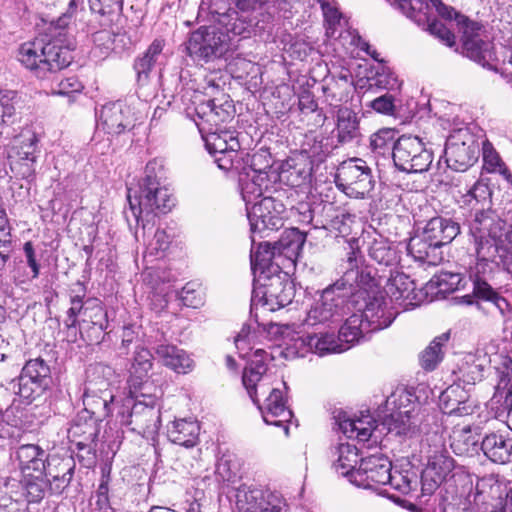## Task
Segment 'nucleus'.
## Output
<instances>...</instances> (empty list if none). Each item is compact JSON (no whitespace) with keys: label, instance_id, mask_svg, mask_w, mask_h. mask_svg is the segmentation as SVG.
Masks as SVG:
<instances>
[{"label":"nucleus","instance_id":"6e6d98bb","mask_svg":"<svg viewBox=\"0 0 512 512\" xmlns=\"http://www.w3.org/2000/svg\"><path fill=\"white\" fill-rule=\"evenodd\" d=\"M272 167L271 157L265 151L258 152L247 158L245 166H239L237 171L255 173L268 177V171Z\"/></svg>","mask_w":512,"mask_h":512},{"label":"nucleus","instance_id":"5701e85b","mask_svg":"<svg viewBox=\"0 0 512 512\" xmlns=\"http://www.w3.org/2000/svg\"><path fill=\"white\" fill-rule=\"evenodd\" d=\"M236 506L239 512H285V500L276 492L242 485L237 489Z\"/></svg>","mask_w":512,"mask_h":512},{"label":"nucleus","instance_id":"72a5a7b5","mask_svg":"<svg viewBox=\"0 0 512 512\" xmlns=\"http://www.w3.org/2000/svg\"><path fill=\"white\" fill-rule=\"evenodd\" d=\"M407 250L416 261L429 265H437L443 260L442 248L422 232L410 238Z\"/></svg>","mask_w":512,"mask_h":512},{"label":"nucleus","instance_id":"338daca9","mask_svg":"<svg viewBox=\"0 0 512 512\" xmlns=\"http://www.w3.org/2000/svg\"><path fill=\"white\" fill-rule=\"evenodd\" d=\"M393 7L400 10L409 18H416L417 11L421 9L422 3L420 0H386Z\"/></svg>","mask_w":512,"mask_h":512},{"label":"nucleus","instance_id":"f3484780","mask_svg":"<svg viewBox=\"0 0 512 512\" xmlns=\"http://www.w3.org/2000/svg\"><path fill=\"white\" fill-rule=\"evenodd\" d=\"M392 158L395 167L405 173H423L433 162V152L418 136L402 135L394 144Z\"/></svg>","mask_w":512,"mask_h":512},{"label":"nucleus","instance_id":"c03bdc74","mask_svg":"<svg viewBox=\"0 0 512 512\" xmlns=\"http://www.w3.org/2000/svg\"><path fill=\"white\" fill-rule=\"evenodd\" d=\"M93 324L96 325V330L101 333V329L109 328L108 313L102 306V303L97 298H89L86 300V306L84 307V317L80 325V334L83 336V329L85 325Z\"/></svg>","mask_w":512,"mask_h":512},{"label":"nucleus","instance_id":"de8ad7c7","mask_svg":"<svg viewBox=\"0 0 512 512\" xmlns=\"http://www.w3.org/2000/svg\"><path fill=\"white\" fill-rule=\"evenodd\" d=\"M310 336L312 334L301 335L300 332L296 331L294 328V335L288 336L283 345L285 346L284 351L282 352L286 358H298L305 357L307 353H313V344L310 341Z\"/></svg>","mask_w":512,"mask_h":512},{"label":"nucleus","instance_id":"4468645a","mask_svg":"<svg viewBox=\"0 0 512 512\" xmlns=\"http://www.w3.org/2000/svg\"><path fill=\"white\" fill-rule=\"evenodd\" d=\"M13 389L21 403L30 405L43 397L50 387L49 365L40 357L28 360L20 375L13 381Z\"/></svg>","mask_w":512,"mask_h":512},{"label":"nucleus","instance_id":"20e7f679","mask_svg":"<svg viewBox=\"0 0 512 512\" xmlns=\"http://www.w3.org/2000/svg\"><path fill=\"white\" fill-rule=\"evenodd\" d=\"M448 493L451 500L447 504L439 502L440 512H492L500 510L507 482L498 475L490 474L481 478L466 471H457L453 475Z\"/></svg>","mask_w":512,"mask_h":512},{"label":"nucleus","instance_id":"f257e3e1","mask_svg":"<svg viewBox=\"0 0 512 512\" xmlns=\"http://www.w3.org/2000/svg\"><path fill=\"white\" fill-rule=\"evenodd\" d=\"M173 100L195 122L217 166L224 171L238 170L240 143L233 132L220 129L234 113L228 96L222 93L221 97L211 98L192 87H183Z\"/></svg>","mask_w":512,"mask_h":512},{"label":"nucleus","instance_id":"0eeeda50","mask_svg":"<svg viewBox=\"0 0 512 512\" xmlns=\"http://www.w3.org/2000/svg\"><path fill=\"white\" fill-rule=\"evenodd\" d=\"M115 422L144 438L154 439L161 426L162 403L155 396H143L141 401L123 398L115 406Z\"/></svg>","mask_w":512,"mask_h":512},{"label":"nucleus","instance_id":"dca6fc26","mask_svg":"<svg viewBox=\"0 0 512 512\" xmlns=\"http://www.w3.org/2000/svg\"><path fill=\"white\" fill-rule=\"evenodd\" d=\"M305 242V236L297 228L283 233L281 238L271 246L269 242L259 243L251 250V269L253 274H265L270 270L272 260L276 254L292 258L296 256Z\"/></svg>","mask_w":512,"mask_h":512},{"label":"nucleus","instance_id":"13d9d810","mask_svg":"<svg viewBox=\"0 0 512 512\" xmlns=\"http://www.w3.org/2000/svg\"><path fill=\"white\" fill-rule=\"evenodd\" d=\"M395 132L391 129H381L371 136V149L378 154H385L392 148L394 152Z\"/></svg>","mask_w":512,"mask_h":512},{"label":"nucleus","instance_id":"7c9ffc66","mask_svg":"<svg viewBox=\"0 0 512 512\" xmlns=\"http://www.w3.org/2000/svg\"><path fill=\"white\" fill-rule=\"evenodd\" d=\"M463 53L475 61L479 65L499 71L500 52L494 51L493 43L488 40H483L481 37L474 39V41H467L462 46Z\"/></svg>","mask_w":512,"mask_h":512},{"label":"nucleus","instance_id":"5fc2aeb1","mask_svg":"<svg viewBox=\"0 0 512 512\" xmlns=\"http://www.w3.org/2000/svg\"><path fill=\"white\" fill-rule=\"evenodd\" d=\"M215 477L217 481L223 483H233L236 480L238 465L232 455L223 454L218 459L215 467Z\"/></svg>","mask_w":512,"mask_h":512},{"label":"nucleus","instance_id":"423d86ee","mask_svg":"<svg viewBox=\"0 0 512 512\" xmlns=\"http://www.w3.org/2000/svg\"><path fill=\"white\" fill-rule=\"evenodd\" d=\"M466 222L476 255L483 259H494L501 253L505 257L507 244L512 242V226L508 230L506 222L496 210L472 213Z\"/></svg>","mask_w":512,"mask_h":512},{"label":"nucleus","instance_id":"3c124183","mask_svg":"<svg viewBox=\"0 0 512 512\" xmlns=\"http://www.w3.org/2000/svg\"><path fill=\"white\" fill-rule=\"evenodd\" d=\"M153 359L154 356L150 350L144 347H137L134 352L133 361L130 368L131 378H147L153 366Z\"/></svg>","mask_w":512,"mask_h":512},{"label":"nucleus","instance_id":"4be33fe9","mask_svg":"<svg viewBox=\"0 0 512 512\" xmlns=\"http://www.w3.org/2000/svg\"><path fill=\"white\" fill-rule=\"evenodd\" d=\"M140 120L135 107L127 100L109 102L102 106L98 125L108 134L119 135L132 130Z\"/></svg>","mask_w":512,"mask_h":512},{"label":"nucleus","instance_id":"c9c22d12","mask_svg":"<svg viewBox=\"0 0 512 512\" xmlns=\"http://www.w3.org/2000/svg\"><path fill=\"white\" fill-rule=\"evenodd\" d=\"M163 47V40L155 39L143 55L135 59L133 68L138 85L144 86L148 83L151 71L161 62Z\"/></svg>","mask_w":512,"mask_h":512},{"label":"nucleus","instance_id":"79ce46f5","mask_svg":"<svg viewBox=\"0 0 512 512\" xmlns=\"http://www.w3.org/2000/svg\"><path fill=\"white\" fill-rule=\"evenodd\" d=\"M361 459L358 455V450L354 445L340 444L338 447V458L333 466L337 473L342 476L348 477L350 482L354 483V473L359 467Z\"/></svg>","mask_w":512,"mask_h":512},{"label":"nucleus","instance_id":"6ab92c4d","mask_svg":"<svg viewBox=\"0 0 512 512\" xmlns=\"http://www.w3.org/2000/svg\"><path fill=\"white\" fill-rule=\"evenodd\" d=\"M228 41V35L216 27H200L190 34L186 50L194 60L209 62L226 53Z\"/></svg>","mask_w":512,"mask_h":512},{"label":"nucleus","instance_id":"09e8293b","mask_svg":"<svg viewBox=\"0 0 512 512\" xmlns=\"http://www.w3.org/2000/svg\"><path fill=\"white\" fill-rule=\"evenodd\" d=\"M310 341H312L313 344V353L319 355L341 353L349 349V345H344L343 342L339 340V336L336 337L333 333H325L321 336L312 334Z\"/></svg>","mask_w":512,"mask_h":512},{"label":"nucleus","instance_id":"f8f14e48","mask_svg":"<svg viewBox=\"0 0 512 512\" xmlns=\"http://www.w3.org/2000/svg\"><path fill=\"white\" fill-rule=\"evenodd\" d=\"M391 469V462L382 454L361 458L354 473V484L374 490H378L379 486L390 485L403 494L409 493L412 490L411 481L401 474L392 475Z\"/></svg>","mask_w":512,"mask_h":512},{"label":"nucleus","instance_id":"f03ea898","mask_svg":"<svg viewBox=\"0 0 512 512\" xmlns=\"http://www.w3.org/2000/svg\"><path fill=\"white\" fill-rule=\"evenodd\" d=\"M82 0H70L67 12L60 16L54 26L55 33L42 35L32 41L23 43L18 52V59L23 66L32 71L39 79H51L72 62L71 49L64 45L60 37L72 16L76 13Z\"/></svg>","mask_w":512,"mask_h":512},{"label":"nucleus","instance_id":"2f4dec72","mask_svg":"<svg viewBox=\"0 0 512 512\" xmlns=\"http://www.w3.org/2000/svg\"><path fill=\"white\" fill-rule=\"evenodd\" d=\"M422 233L428 240L443 248L460 233V225L451 218L433 217L426 223Z\"/></svg>","mask_w":512,"mask_h":512},{"label":"nucleus","instance_id":"58836bf2","mask_svg":"<svg viewBox=\"0 0 512 512\" xmlns=\"http://www.w3.org/2000/svg\"><path fill=\"white\" fill-rule=\"evenodd\" d=\"M498 362L495 366L498 383L496 388L507 389L502 409L507 413L509 421H512V356L509 354H499Z\"/></svg>","mask_w":512,"mask_h":512},{"label":"nucleus","instance_id":"412c9836","mask_svg":"<svg viewBox=\"0 0 512 512\" xmlns=\"http://www.w3.org/2000/svg\"><path fill=\"white\" fill-rule=\"evenodd\" d=\"M37 138L27 131L14 140L8 153L11 171L21 179L32 180L35 177L37 160Z\"/></svg>","mask_w":512,"mask_h":512},{"label":"nucleus","instance_id":"6e6552de","mask_svg":"<svg viewBox=\"0 0 512 512\" xmlns=\"http://www.w3.org/2000/svg\"><path fill=\"white\" fill-rule=\"evenodd\" d=\"M410 285L417 286L415 279L403 271H390L389 276L378 275L371 267H359L357 252L351 251L348 254L345 271L343 275L333 284L326 288H408Z\"/></svg>","mask_w":512,"mask_h":512},{"label":"nucleus","instance_id":"603ef678","mask_svg":"<svg viewBox=\"0 0 512 512\" xmlns=\"http://www.w3.org/2000/svg\"><path fill=\"white\" fill-rule=\"evenodd\" d=\"M251 320L257 324V329L260 334H266L270 340H281L282 343L288 336L294 335V326L289 324H278L274 322L261 323L258 320V314H255Z\"/></svg>","mask_w":512,"mask_h":512},{"label":"nucleus","instance_id":"49530a36","mask_svg":"<svg viewBox=\"0 0 512 512\" xmlns=\"http://www.w3.org/2000/svg\"><path fill=\"white\" fill-rule=\"evenodd\" d=\"M20 486L28 503L41 502L48 487L44 475L21 476Z\"/></svg>","mask_w":512,"mask_h":512},{"label":"nucleus","instance_id":"4d7b16f0","mask_svg":"<svg viewBox=\"0 0 512 512\" xmlns=\"http://www.w3.org/2000/svg\"><path fill=\"white\" fill-rule=\"evenodd\" d=\"M122 7L123 0H90L91 11L107 18L108 22H112L115 16H119Z\"/></svg>","mask_w":512,"mask_h":512},{"label":"nucleus","instance_id":"ea45409f","mask_svg":"<svg viewBox=\"0 0 512 512\" xmlns=\"http://www.w3.org/2000/svg\"><path fill=\"white\" fill-rule=\"evenodd\" d=\"M367 324L361 314L355 311L339 329V340L349 346L359 342L366 334L373 332L372 326Z\"/></svg>","mask_w":512,"mask_h":512},{"label":"nucleus","instance_id":"cd10ccee","mask_svg":"<svg viewBox=\"0 0 512 512\" xmlns=\"http://www.w3.org/2000/svg\"><path fill=\"white\" fill-rule=\"evenodd\" d=\"M153 349L158 361L177 374H188L195 367V362L191 356L176 345L161 343Z\"/></svg>","mask_w":512,"mask_h":512},{"label":"nucleus","instance_id":"bb28decb","mask_svg":"<svg viewBox=\"0 0 512 512\" xmlns=\"http://www.w3.org/2000/svg\"><path fill=\"white\" fill-rule=\"evenodd\" d=\"M493 188L488 179L481 178L477 180L465 193L461 194L457 200L460 208H465L472 213H478L493 209Z\"/></svg>","mask_w":512,"mask_h":512},{"label":"nucleus","instance_id":"a18cd8bd","mask_svg":"<svg viewBox=\"0 0 512 512\" xmlns=\"http://www.w3.org/2000/svg\"><path fill=\"white\" fill-rule=\"evenodd\" d=\"M369 257L380 265L391 266L398 262L397 247L384 238L374 239L369 245Z\"/></svg>","mask_w":512,"mask_h":512},{"label":"nucleus","instance_id":"a211bd4d","mask_svg":"<svg viewBox=\"0 0 512 512\" xmlns=\"http://www.w3.org/2000/svg\"><path fill=\"white\" fill-rule=\"evenodd\" d=\"M478 157V141L467 128L454 130L447 137L444 158L450 169L464 172L477 162Z\"/></svg>","mask_w":512,"mask_h":512},{"label":"nucleus","instance_id":"864d4df0","mask_svg":"<svg viewBox=\"0 0 512 512\" xmlns=\"http://www.w3.org/2000/svg\"><path fill=\"white\" fill-rule=\"evenodd\" d=\"M143 396H155L158 402L162 403V391L160 388H157L150 382L147 378L144 379H130V390L129 395L125 398H131L134 402L141 401Z\"/></svg>","mask_w":512,"mask_h":512},{"label":"nucleus","instance_id":"9d476101","mask_svg":"<svg viewBox=\"0 0 512 512\" xmlns=\"http://www.w3.org/2000/svg\"><path fill=\"white\" fill-rule=\"evenodd\" d=\"M477 262L467 271V276L451 271H439L427 283L425 288H465L471 283L472 288H493L497 285L495 278L505 276L500 270L502 261L500 257L483 259L476 255Z\"/></svg>","mask_w":512,"mask_h":512},{"label":"nucleus","instance_id":"0e129e2a","mask_svg":"<svg viewBox=\"0 0 512 512\" xmlns=\"http://www.w3.org/2000/svg\"><path fill=\"white\" fill-rule=\"evenodd\" d=\"M428 31L440 39L447 46H453L455 44L454 34L443 24L441 21L433 20L428 24Z\"/></svg>","mask_w":512,"mask_h":512},{"label":"nucleus","instance_id":"e2e57ef3","mask_svg":"<svg viewBox=\"0 0 512 512\" xmlns=\"http://www.w3.org/2000/svg\"><path fill=\"white\" fill-rule=\"evenodd\" d=\"M197 290H173L178 305L199 308L203 305V297L196 294Z\"/></svg>","mask_w":512,"mask_h":512},{"label":"nucleus","instance_id":"2eb2a0df","mask_svg":"<svg viewBox=\"0 0 512 512\" xmlns=\"http://www.w3.org/2000/svg\"><path fill=\"white\" fill-rule=\"evenodd\" d=\"M335 183L347 196L357 199L368 197L375 186L372 169L360 158L343 161L337 168Z\"/></svg>","mask_w":512,"mask_h":512},{"label":"nucleus","instance_id":"7ed1b4c3","mask_svg":"<svg viewBox=\"0 0 512 512\" xmlns=\"http://www.w3.org/2000/svg\"><path fill=\"white\" fill-rule=\"evenodd\" d=\"M274 357L263 349H257L242 374V383L266 424L283 427L288 433L287 423L292 411L287 407L283 391L274 385L266 374L267 365Z\"/></svg>","mask_w":512,"mask_h":512},{"label":"nucleus","instance_id":"37998d69","mask_svg":"<svg viewBox=\"0 0 512 512\" xmlns=\"http://www.w3.org/2000/svg\"><path fill=\"white\" fill-rule=\"evenodd\" d=\"M450 438V447L456 455L473 456L478 452L479 439L477 434L472 433L470 426L454 430Z\"/></svg>","mask_w":512,"mask_h":512},{"label":"nucleus","instance_id":"c85d7f7f","mask_svg":"<svg viewBox=\"0 0 512 512\" xmlns=\"http://www.w3.org/2000/svg\"><path fill=\"white\" fill-rule=\"evenodd\" d=\"M72 458L52 459L46 466L44 478L52 494L60 495L70 485L75 473Z\"/></svg>","mask_w":512,"mask_h":512},{"label":"nucleus","instance_id":"a19ab883","mask_svg":"<svg viewBox=\"0 0 512 512\" xmlns=\"http://www.w3.org/2000/svg\"><path fill=\"white\" fill-rule=\"evenodd\" d=\"M99 422L89 416L88 412H78L68 429V437L72 441L78 438H84L86 441H96L99 435Z\"/></svg>","mask_w":512,"mask_h":512},{"label":"nucleus","instance_id":"774afa93","mask_svg":"<svg viewBox=\"0 0 512 512\" xmlns=\"http://www.w3.org/2000/svg\"><path fill=\"white\" fill-rule=\"evenodd\" d=\"M172 294L174 295L173 290L171 293H164V290H150L147 298L151 308L159 312L167 307Z\"/></svg>","mask_w":512,"mask_h":512},{"label":"nucleus","instance_id":"f704fd0d","mask_svg":"<svg viewBox=\"0 0 512 512\" xmlns=\"http://www.w3.org/2000/svg\"><path fill=\"white\" fill-rule=\"evenodd\" d=\"M200 426L197 421L176 419L167 425V437L170 442L186 447H194L199 441Z\"/></svg>","mask_w":512,"mask_h":512},{"label":"nucleus","instance_id":"69168bd1","mask_svg":"<svg viewBox=\"0 0 512 512\" xmlns=\"http://www.w3.org/2000/svg\"><path fill=\"white\" fill-rule=\"evenodd\" d=\"M171 244V235L165 230L157 229L154 233L152 240L148 244V250L150 254H158L159 252H165Z\"/></svg>","mask_w":512,"mask_h":512},{"label":"nucleus","instance_id":"c756f323","mask_svg":"<svg viewBox=\"0 0 512 512\" xmlns=\"http://www.w3.org/2000/svg\"><path fill=\"white\" fill-rule=\"evenodd\" d=\"M469 395L460 385L447 387L439 396V406L444 414L464 416L473 412L468 403Z\"/></svg>","mask_w":512,"mask_h":512},{"label":"nucleus","instance_id":"e433bc0d","mask_svg":"<svg viewBox=\"0 0 512 512\" xmlns=\"http://www.w3.org/2000/svg\"><path fill=\"white\" fill-rule=\"evenodd\" d=\"M239 172V187L246 209L255 202H259L258 198L264 197V193L268 190L270 180L267 176Z\"/></svg>","mask_w":512,"mask_h":512},{"label":"nucleus","instance_id":"680f3d73","mask_svg":"<svg viewBox=\"0 0 512 512\" xmlns=\"http://www.w3.org/2000/svg\"><path fill=\"white\" fill-rule=\"evenodd\" d=\"M421 365L425 370L431 371L436 368L442 360V349L437 347L436 342H431L421 354Z\"/></svg>","mask_w":512,"mask_h":512},{"label":"nucleus","instance_id":"a878e982","mask_svg":"<svg viewBox=\"0 0 512 512\" xmlns=\"http://www.w3.org/2000/svg\"><path fill=\"white\" fill-rule=\"evenodd\" d=\"M411 395L405 391H401L399 395L392 394L387 399V405L393 404L394 411L385 419L388 431L399 436L408 435L411 430L410 414L411 410L406 409V402H411Z\"/></svg>","mask_w":512,"mask_h":512},{"label":"nucleus","instance_id":"393cba45","mask_svg":"<svg viewBox=\"0 0 512 512\" xmlns=\"http://www.w3.org/2000/svg\"><path fill=\"white\" fill-rule=\"evenodd\" d=\"M48 457V453L37 444H22L14 452V461L21 476L44 475L50 461Z\"/></svg>","mask_w":512,"mask_h":512},{"label":"nucleus","instance_id":"bf43d9fd","mask_svg":"<svg viewBox=\"0 0 512 512\" xmlns=\"http://www.w3.org/2000/svg\"><path fill=\"white\" fill-rule=\"evenodd\" d=\"M456 25L459 32L462 33V46L465 45L467 41H474V39L480 38V31L482 30L481 24L471 21L464 15H457Z\"/></svg>","mask_w":512,"mask_h":512},{"label":"nucleus","instance_id":"052dcab7","mask_svg":"<svg viewBox=\"0 0 512 512\" xmlns=\"http://www.w3.org/2000/svg\"><path fill=\"white\" fill-rule=\"evenodd\" d=\"M17 93L12 90L0 89V118L1 124L5 125L15 115Z\"/></svg>","mask_w":512,"mask_h":512},{"label":"nucleus","instance_id":"b1692460","mask_svg":"<svg viewBox=\"0 0 512 512\" xmlns=\"http://www.w3.org/2000/svg\"><path fill=\"white\" fill-rule=\"evenodd\" d=\"M315 302L311 305L305 319L310 326L326 323L340 316L347 308V299L336 294V290H316Z\"/></svg>","mask_w":512,"mask_h":512},{"label":"nucleus","instance_id":"4c0bfd02","mask_svg":"<svg viewBox=\"0 0 512 512\" xmlns=\"http://www.w3.org/2000/svg\"><path fill=\"white\" fill-rule=\"evenodd\" d=\"M336 138L338 143H351L360 136L359 118L352 109L340 106L336 110Z\"/></svg>","mask_w":512,"mask_h":512},{"label":"nucleus","instance_id":"9b49d317","mask_svg":"<svg viewBox=\"0 0 512 512\" xmlns=\"http://www.w3.org/2000/svg\"><path fill=\"white\" fill-rule=\"evenodd\" d=\"M346 307L361 314L372 331L387 328L399 313L387 290H354L347 298Z\"/></svg>","mask_w":512,"mask_h":512},{"label":"nucleus","instance_id":"473e14b6","mask_svg":"<svg viewBox=\"0 0 512 512\" xmlns=\"http://www.w3.org/2000/svg\"><path fill=\"white\" fill-rule=\"evenodd\" d=\"M480 449L493 463L506 464L512 462V438L490 433L482 439Z\"/></svg>","mask_w":512,"mask_h":512},{"label":"nucleus","instance_id":"1a4fd4ad","mask_svg":"<svg viewBox=\"0 0 512 512\" xmlns=\"http://www.w3.org/2000/svg\"><path fill=\"white\" fill-rule=\"evenodd\" d=\"M456 290H437L434 295H430L428 290H392L391 297L395 310L414 309L422 304H427L435 300H447L450 305H473L480 309L481 301H492L499 308L503 309L502 304L507 305L504 298L499 297L495 290H472L471 294L464 296H452L450 294Z\"/></svg>","mask_w":512,"mask_h":512},{"label":"nucleus","instance_id":"aec40b11","mask_svg":"<svg viewBox=\"0 0 512 512\" xmlns=\"http://www.w3.org/2000/svg\"><path fill=\"white\" fill-rule=\"evenodd\" d=\"M250 224V230L253 234L252 244H255V234L263 233L267 230L273 231L283 225L284 204L271 196H264L246 209Z\"/></svg>","mask_w":512,"mask_h":512},{"label":"nucleus","instance_id":"39448f33","mask_svg":"<svg viewBox=\"0 0 512 512\" xmlns=\"http://www.w3.org/2000/svg\"><path fill=\"white\" fill-rule=\"evenodd\" d=\"M127 199L129 211H125V217L129 225L131 218L136 226L141 225L143 236L147 228L155 225V219L159 214H166L175 205V200L169 189L161 184L156 171V162H149L145 167V176L139 182L138 188L128 189Z\"/></svg>","mask_w":512,"mask_h":512},{"label":"nucleus","instance_id":"8fccbe9b","mask_svg":"<svg viewBox=\"0 0 512 512\" xmlns=\"http://www.w3.org/2000/svg\"><path fill=\"white\" fill-rule=\"evenodd\" d=\"M274 290H252L251 305H250V318L255 316L259 308L264 311L273 312L280 309L277 294L273 293Z\"/></svg>","mask_w":512,"mask_h":512},{"label":"nucleus","instance_id":"ddd939ff","mask_svg":"<svg viewBox=\"0 0 512 512\" xmlns=\"http://www.w3.org/2000/svg\"><path fill=\"white\" fill-rule=\"evenodd\" d=\"M83 410L92 418L103 421L107 417L115 419V406L121 401H116L111 390V384L97 368L88 372L87 379L81 388Z\"/></svg>","mask_w":512,"mask_h":512}]
</instances>
